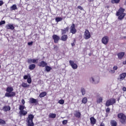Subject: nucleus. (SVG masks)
<instances>
[{
    "instance_id": "nucleus-19",
    "label": "nucleus",
    "mask_w": 126,
    "mask_h": 126,
    "mask_svg": "<svg viewBox=\"0 0 126 126\" xmlns=\"http://www.w3.org/2000/svg\"><path fill=\"white\" fill-rule=\"evenodd\" d=\"M90 121L91 124H92V125H95L96 124V119H95L94 117H91Z\"/></svg>"
},
{
    "instance_id": "nucleus-44",
    "label": "nucleus",
    "mask_w": 126,
    "mask_h": 126,
    "mask_svg": "<svg viewBox=\"0 0 126 126\" xmlns=\"http://www.w3.org/2000/svg\"><path fill=\"white\" fill-rule=\"evenodd\" d=\"M38 62V59H32V63H37Z\"/></svg>"
},
{
    "instance_id": "nucleus-22",
    "label": "nucleus",
    "mask_w": 126,
    "mask_h": 126,
    "mask_svg": "<svg viewBox=\"0 0 126 126\" xmlns=\"http://www.w3.org/2000/svg\"><path fill=\"white\" fill-rule=\"evenodd\" d=\"M67 35H63L61 37V40L62 41H65L66 40H67Z\"/></svg>"
},
{
    "instance_id": "nucleus-25",
    "label": "nucleus",
    "mask_w": 126,
    "mask_h": 126,
    "mask_svg": "<svg viewBox=\"0 0 126 126\" xmlns=\"http://www.w3.org/2000/svg\"><path fill=\"white\" fill-rule=\"evenodd\" d=\"M49 117L51 119H55L56 117H57V114L55 113H50Z\"/></svg>"
},
{
    "instance_id": "nucleus-20",
    "label": "nucleus",
    "mask_w": 126,
    "mask_h": 126,
    "mask_svg": "<svg viewBox=\"0 0 126 126\" xmlns=\"http://www.w3.org/2000/svg\"><path fill=\"white\" fill-rule=\"evenodd\" d=\"M126 77V72L123 73L120 75V79L121 80H124Z\"/></svg>"
},
{
    "instance_id": "nucleus-17",
    "label": "nucleus",
    "mask_w": 126,
    "mask_h": 126,
    "mask_svg": "<svg viewBox=\"0 0 126 126\" xmlns=\"http://www.w3.org/2000/svg\"><path fill=\"white\" fill-rule=\"evenodd\" d=\"M20 117H22V116H26L27 115V111L25 110H21L19 111Z\"/></svg>"
},
{
    "instance_id": "nucleus-31",
    "label": "nucleus",
    "mask_w": 126,
    "mask_h": 126,
    "mask_svg": "<svg viewBox=\"0 0 126 126\" xmlns=\"http://www.w3.org/2000/svg\"><path fill=\"white\" fill-rule=\"evenodd\" d=\"M82 103L83 104H86V103H87V97H84L82 100Z\"/></svg>"
},
{
    "instance_id": "nucleus-52",
    "label": "nucleus",
    "mask_w": 126,
    "mask_h": 126,
    "mask_svg": "<svg viewBox=\"0 0 126 126\" xmlns=\"http://www.w3.org/2000/svg\"><path fill=\"white\" fill-rule=\"evenodd\" d=\"M123 91H125V92H126V87H123Z\"/></svg>"
},
{
    "instance_id": "nucleus-10",
    "label": "nucleus",
    "mask_w": 126,
    "mask_h": 126,
    "mask_svg": "<svg viewBox=\"0 0 126 126\" xmlns=\"http://www.w3.org/2000/svg\"><path fill=\"white\" fill-rule=\"evenodd\" d=\"M101 41L104 45H107L108 42H109V37L107 36L103 37L101 39Z\"/></svg>"
},
{
    "instance_id": "nucleus-24",
    "label": "nucleus",
    "mask_w": 126,
    "mask_h": 126,
    "mask_svg": "<svg viewBox=\"0 0 126 126\" xmlns=\"http://www.w3.org/2000/svg\"><path fill=\"white\" fill-rule=\"evenodd\" d=\"M3 110L4 112H7V111H10V107L9 106H5L3 108Z\"/></svg>"
},
{
    "instance_id": "nucleus-29",
    "label": "nucleus",
    "mask_w": 126,
    "mask_h": 126,
    "mask_svg": "<svg viewBox=\"0 0 126 126\" xmlns=\"http://www.w3.org/2000/svg\"><path fill=\"white\" fill-rule=\"evenodd\" d=\"M10 9L11 10H15L17 9V6H16V4H14L10 7Z\"/></svg>"
},
{
    "instance_id": "nucleus-48",
    "label": "nucleus",
    "mask_w": 126,
    "mask_h": 126,
    "mask_svg": "<svg viewBox=\"0 0 126 126\" xmlns=\"http://www.w3.org/2000/svg\"><path fill=\"white\" fill-rule=\"evenodd\" d=\"M78 8L79 9H80V10H83V8H82V7H81V6H78Z\"/></svg>"
},
{
    "instance_id": "nucleus-57",
    "label": "nucleus",
    "mask_w": 126,
    "mask_h": 126,
    "mask_svg": "<svg viewBox=\"0 0 126 126\" xmlns=\"http://www.w3.org/2000/svg\"><path fill=\"white\" fill-rule=\"evenodd\" d=\"M126 36H124V39H126Z\"/></svg>"
},
{
    "instance_id": "nucleus-38",
    "label": "nucleus",
    "mask_w": 126,
    "mask_h": 126,
    "mask_svg": "<svg viewBox=\"0 0 126 126\" xmlns=\"http://www.w3.org/2000/svg\"><path fill=\"white\" fill-rule=\"evenodd\" d=\"M0 124H1L2 125H5V121L4 120L0 119Z\"/></svg>"
},
{
    "instance_id": "nucleus-15",
    "label": "nucleus",
    "mask_w": 126,
    "mask_h": 126,
    "mask_svg": "<svg viewBox=\"0 0 126 126\" xmlns=\"http://www.w3.org/2000/svg\"><path fill=\"white\" fill-rule=\"evenodd\" d=\"M5 28H6V29H10V30H13V29H14V26H13V25L9 24L6 25Z\"/></svg>"
},
{
    "instance_id": "nucleus-9",
    "label": "nucleus",
    "mask_w": 126,
    "mask_h": 126,
    "mask_svg": "<svg viewBox=\"0 0 126 126\" xmlns=\"http://www.w3.org/2000/svg\"><path fill=\"white\" fill-rule=\"evenodd\" d=\"M70 32L72 33V34H75L76 33L77 31L75 28V25L74 24H72L70 28Z\"/></svg>"
},
{
    "instance_id": "nucleus-34",
    "label": "nucleus",
    "mask_w": 126,
    "mask_h": 126,
    "mask_svg": "<svg viewBox=\"0 0 126 126\" xmlns=\"http://www.w3.org/2000/svg\"><path fill=\"white\" fill-rule=\"evenodd\" d=\"M121 0H112L111 2L112 3H119Z\"/></svg>"
},
{
    "instance_id": "nucleus-42",
    "label": "nucleus",
    "mask_w": 126,
    "mask_h": 126,
    "mask_svg": "<svg viewBox=\"0 0 126 126\" xmlns=\"http://www.w3.org/2000/svg\"><path fill=\"white\" fill-rule=\"evenodd\" d=\"M28 63H32V59H28Z\"/></svg>"
},
{
    "instance_id": "nucleus-21",
    "label": "nucleus",
    "mask_w": 126,
    "mask_h": 126,
    "mask_svg": "<svg viewBox=\"0 0 126 126\" xmlns=\"http://www.w3.org/2000/svg\"><path fill=\"white\" fill-rule=\"evenodd\" d=\"M21 86L23 87V88H27L28 87H29L30 85L29 84H27V83L23 82L22 84L21 85Z\"/></svg>"
},
{
    "instance_id": "nucleus-23",
    "label": "nucleus",
    "mask_w": 126,
    "mask_h": 126,
    "mask_svg": "<svg viewBox=\"0 0 126 126\" xmlns=\"http://www.w3.org/2000/svg\"><path fill=\"white\" fill-rule=\"evenodd\" d=\"M35 67L36 65H35V64H30L29 66V69H30V70H33V69H34V68H35Z\"/></svg>"
},
{
    "instance_id": "nucleus-16",
    "label": "nucleus",
    "mask_w": 126,
    "mask_h": 126,
    "mask_svg": "<svg viewBox=\"0 0 126 126\" xmlns=\"http://www.w3.org/2000/svg\"><path fill=\"white\" fill-rule=\"evenodd\" d=\"M68 27H66L65 28H64L63 29L61 30V32L62 35H64L65 34H66V32H68Z\"/></svg>"
},
{
    "instance_id": "nucleus-12",
    "label": "nucleus",
    "mask_w": 126,
    "mask_h": 126,
    "mask_svg": "<svg viewBox=\"0 0 126 126\" xmlns=\"http://www.w3.org/2000/svg\"><path fill=\"white\" fill-rule=\"evenodd\" d=\"M29 103L30 104H36V103H38V100L31 97L30 98Z\"/></svg>"
},
{
    "instance_id": "nucleus-53",
    "label": "nucleus",
    "mask_w": 126,
    "mask_h": 126,
    "mask_svg": "<svg viewBox=\"0 0 126 126\" xmlns=\"http://www.w3.org/2000/svg\"><path fill=\"white\" fill-rule=\"evenodd\" d=\"M71 46L72 47H74V46H75V44H74V43H71Z\"/></svg>"
},
{
    "instance_id": "nucleus-36",
    "label": "nucleus",
    "mask_w": 126,
    "mask_h": 126,
    "mask_svg": "<svg viewBox=\"0 0 126 126\" xmlns=\"http://www.w3.org/2000/svg\"><path fill=\"white\" fill-rule=\"evenodd\" d=\"M58 103L59 104H61V105H63V104H64V100H63V99H61L59 100Z\"/></svg>"
},
{
    "instance_id": "nucleus-8",
    "label": "nucleus",
    "mask_w": 126,
    "mask_h": 126,
    "mask_svg": "<svg viewBox=\"0 0 126 126\" xmlns=\"http://www.w3.org/2000/svg\"><path fill=\"white\" fill-rule=\"evenodd\" d=\"M70 65L71 66L72 68L73 69H77V67H78V66L77 64L75 63H74V61L70 60L69 61Z\"/></svg>"
},
{
    "instance_id": "nucleus-18",
    "label": "nucleus",
    "mask_w": 126,
    "mask_h": 126,
    "mask_svg": "<svg viewBox=\"0 0 126 126\" xmlns=\"http://www.w3.org/2000/svg\"><path fill=\"white\" fill-rule=\"evenodd\" d=\"M117 56L118 57V59L121 60V59H123L124 56H125V52H120L118 54Z\"/></svg>"
},
{
    "instance_id": "nucleus-6",
    "label": "nucleus",
    "mask_w": 126,
    "mask_h": 126,
    "mask_svg": "<svg viewBox=\"0 0 126 126\" xmlns=\"http://www.w3.org/2000/svg\"><path fill=\"white\" fill-rule=\"evenodd\" d=\"M113 104H116V99L115 98H111L106 101L105 105L106 107H109V106H111Z\"/></svg>"
},
{
    "instance_id": "nucleus-37",
    "label": "nucleus",
    "mask_w": 126,
    "mask_h": 126,
    "mask_svg": "<svg viewBox=\"0 0 126 126\" xmlns=\"http://www.w3.org/2000/svg\"><path fill=\"white\" fill-rule=\"evenodd\" d=\"M102 101H103V98H102V97H99V98L97 99V103H102Z\"/></svg>"
},
{
    "instance_id": "nucleus-39",
    "label": "nucleus",
    "mask_w": 126,
    "mask_h": 126,
    "mask_svg": "<svg viewBox=\"0 0 126 126\" xmlns=\"http://www.w3.org/2000/svg\"><path fill=\"white\" fill-rule=\"evenodd\" d=\"M3 24H5V21H1L0 22V26L1 25H3Z\"/></svg>"
},
{
    "instance_id": "nucleus-49",
    "label": "nucleus",
    "mask_w": 126,
    "mask_h": 126,
    "mask_svg": "<svg viewBox=\"0 0 126 126\" xmlns=\"http://www.w3.org/2000/svg\"><path fill=\"white\" fill-rule=\"evenodd\" d=\"M110 108H107L106 109V113H109V112H110Z\"/></svg>"
},
{
    "instance_id": "nucleus-33",
    "label": "nucleus",
    "mask_w": 126,
    "mask_h": 126,
    "mask_svg": "<svg viewBox=\"0 0 126 126\" xmlns=\"http://www.w3.org/2000/svg\"><path fill=\"white\" fill-rule=\"evenodd\" d=\"M56 22H60V21H62L63 20V18L61 17H57L55 19Z\"/></svg>"
},
{
    "instance_id": "nucleus-46",
    "label": "nucleus",
    "mask_w": 126,
    "mask_h": 126,
    "mask_svg": "<svg viewBox=\"0 0 126 126\" xmlns=\"http://www.w3.org/2000/svg\"><path fill=\"white\" fill-rule=\"evenodd\" d=\"M109 72H110V73L113 74V73H115V72H116V71H115V70H110L109 71Z\"/></svg>"
},
{
    "instance_id": "nucleus-4",
    "label": "nucleus",
    "mask_w": 126,
    "mask_h": 126,
    "mask_svg": "<svg viewBox=\"0 0 126 126\" xmlns=\"http://www.w3.org/2000/svg\"><path fill=\"white\" fill-rule=\"evenodd\" d=\"M118 117L120 119V121L122 125H126V116L123 113H119L118 115Z\"/></svg>"
},
{
    "instance_id": "nucleus-26",
    "label": "nucleus",
    "mask_w": 126,
    "mask_h": 126,
    "mask_svg": "<svg viewBox=\"0 0 126 126\" xmlns=\"http://www.w3.org/2000/svg\"><path fill=\"white\" fill-rule=\"evenodd\" d=\"M81 92L82 93V96H84V95L86 94V91L85 90V89H84V88L83 87L81 88Z\"/></svg>"
},
{
    "instance_id": "nucleus-55",
    "label": "nucleus",
    "mask_w": 126,
    "mask_h": 126,
    "mask_svg": "<svg viewBox=\"0 0 126 126\" xmlns=\"http://www.w3.org/2000/svg\"><path fill=\"white\" fill-rule=\"evenodd\" d=\"M123 64H126V60L125 62H123Z\"/></svg>"
},
{
    "instance_id": "nucleus-5",
    "label": "nucleus",
    "mask_w": 126,
    "mask_h": 126,
    "mask_svg": "<svg viewBox=\"0 0 126 126\" xmlns=\"http://www.w3.org/2000/svg\"><path fill=\"white\" fill-rule=\"evenodd\" d=\"M90 81L94 84H98V83L100 82V77L98 76H93L90 78Z\"/></svg>"
},
{
    "instance_id": "nucleus-47",
    "label": "nucleus",
    "mask_w": 126,
    "mask_h": 126,
    "mask_svg": "<svg viewBox=\"0 0 126 126\" xmlns=\"http://www.w3.org/2000/svg\"><path fill=\"white\" fill-rule=\"evenodd\" d=\"M28 44L29 46H32V45H33V41L28 42Z\"/></svg>"
},
{
    "instance_id": "nucleus-45",
    "label": "nucleus",
    "mask_w": 126,
    "mask_h": 126,
    "mask_svg": "<svg viewBox=\"0 0 126 126\" xmlns=\"http://www.w3.org/2000/svg\"><path fill=\"white\" fill-rule=\"evenodd\" d=\"M28 78H29V77H28V75H26L24 76V79L25 80L28 79Z\"/></svg>"
},
{
    "instance_id": "nucleus-2",
    "label": "nucleus",
    "mask_w": 126,
    "mask_h": 126,
    "mask_svg": "<svg viewBox=\"0 0 126 126\" xmlns=\"http://www.w3.org/2000/svg\"><path fill=\"white\" fill-rule=\"evenodd\" d=\"M125 9L123 8L122 7H121L119 8L118 11L116 13V15L118 17V19L119 20H122L125 16H126V13H124L125 12Z\"/></svg>"
},
{
    "instance_id": "nucleus-3",
    "label": "nucleus",
    "mask_w": 126,
    "mask_h": 126,
    "mask_svg": "<svg viewBox=\"0 0 126 126\" xmlns=\"http://www.w3.org/2000/svg\"><path fill=\"white\" fill-rule=\"evenodd\" d=\"M34 119V115L30 114L27 118L26 122L28 126H34V123H33V119Z\"/></svg>"
},
{
    "instance_id": "nucleus-11",
    "label": "nucleus",
    "mask_w": 126,
    "mask_h": 126,
    "mask_svg": "<svg viewBox=\"0 0 126 126\" xmlns=\"http://www.w3.org/2000/svg\"><path fill=\"white\" fill-rule=\"evenodd\" d=\"M52 38L53 39L54 41V43L57 44L58 42H59V40H60V36L59 35L54 34L52 36Z\"/></svg>"
},
{
    "instance_id": "nucleus-28",
    "label": "nucleus",
    "mask_w": 126,
    "mask_h": 126,
    "mask_svg": "<svg viewBox=\"0 0 126 126\" xmlns=\"http://www.w3.org/2000/svg\"><path fill=\"white\" fill-rule=\"evenodd\" d=\"M45 70L47 72H49L51 71V70H52V67L46 65L45 66Z\"/></svg>"
},
{
    "instance_id": "nucleus-1",
    "label": "nucleus",
    "mask_w": 126,
    "mask_h": 126,
    "mask_svg": "<svg viewBox=\"0 0 126 126\" xmlns=\"http://www.w3.org/2000/svg\"><path fill=\"white\" fill-rule=\"evenodd\" d=\"M6 91L7 93L5 94V97H13V96H15V93L12 92L13 91V88L12 87H8Z\"/></svg>"
},
{
    "instance_id": "nucleus-51",
    "label": "nucleus",
    "mask_w": 126,
    "mask_h": 126,
    "mask_svg": "<svg viewBox=\"0 0 126 126\" xmlns=\"http://www.w3.org/2000/svg\"><path fill=\"white\" fill-rule=\"evenodd\" d=\"M22 103L23 104V105H24V104H25V100H24V99L22 100Z\"/></svg>"
},
{
    "instance_id": "nucleus-50",
    "label": "nucleus",
    "mask_w": 126,
    "mask_h": 126,
    "mask_svg": "<svg viewBox=\"0 0 126 126\" xmlns=\"http://www.w3.org/2000/svg\"><path fill=\"white\" fill-rule=\"evenodd\" d=\"M3 4V1L2 0H0V6H1Z\"/></svg>"
},
{
    "instance_id": "nucleus-14",
    "label": "nucleus",
    "mask_w": 126,
    "mask_h": 126,
    "mask_svg": "<svg viewBox=\"0 0 126 126\" xmlns=\"http://www.w3.org/2000/svg\"><path fill=\"white\" fill-rule=\"evenodd\" d=\"M74 116L76 118H77V119H79V118L81 117V113L79 111H75L74 113Z\"/></svg>"
},
{
    "instance_id": "nucleus-27",
    "label": "nucleus",
    "mask_w": 126,
    "mask_h": 126,
    "mask_svg": "<svg viewBox=\"0 0 126 126\" xmlns=\"http://www.w3.org/2000/svg\"><path fill=\"white\" fill-rule=\"evenodd\" d=\"M47 95V93L45 92H43L39 94V97L40 98H43L45 97Z\"/></svg>"
},
{
    "instance_id": "nucleus-56",
    "label": "nucleus",
    "mask_w": 126,
    "mask_h": 126,
    "mask_svg": "<svg viewBox=\"0 0 126 126\" xmlns=\"http://www.w3.org/2000/svg\"><path fill=\"white\" fill-rule=\"evenodd\" d=\"M89 0V1H90V2H91V1H94V0Z\"/></svg>"
},
{
    "instance_id": "nucleus-30",
    "label": "nucleus",
    "mask_w": 126,
    "mask_h": 126,
    "mask_svg": "<svg viewBox=\"0 0 126 126\" xmlns=\"http://www.w3.org/2000/svg\"><path fill=\"white\" fill-rule=\"evenodd\" d=\"M110 123L111 126H117V122L116 121L112 120Z\"/></svg>"
},
{
    "instance_id": "nucleus-32",
    "label": "nucleus",
    "mask_w": 126,
    "mask_h": 126,
    "mask_svg": "<svg viewBox=\"0 0 126 126\" xmlns=\"http://www.w3.org/2000/svg\"><path fill=\"white\" fill-rule=\"evenodd\" d=\"M20 111H24L25 109V106L24 105H20L19 108Z\"/></svg>"
},
{
    "instance_id": "nucleus-35",
    "label": "nucleus",
    "mask_w": 126,
    "mask_h": 126,
    "mask_svg": "<svg viewBox=\"0 0 126 126\" xmlns=\"http://www.w3.org/2000/svg\"><path fill=\"white\" fill-rule=\"evenodd\" d=\"M27 81L29 84H31V83L32 82V79H31V77H30L28 78Z\"/></svg>"
},
{
    "instance_id": "nucleus-13",
    "label": "nucleus",
    "mask_w": 126,
    "mask_h": 126,
    "mask_svg": "<svg viewBox=\"0 0 126 126\" xmlns=\"http://www.w3.org/2000/svg\"><path fill=\"white\" fill-rule=\"evenodd\" d=\"M48 65V63H46L45 61H41L39 63L38 65L41 66L42 67H46V65Z\"/></svg>"
},
{
    "instance_id": "nucleus-41",
    "label": "nucleus",
    "mask_w": 126,
    "mask_h": 126,
    "mask_svg": "<svg viewBox=\"0 0 126 126\" xmlns=\"http://www.w3.org/2000/svg\"><path fill=\"white\" fill-rule=\"evenodd\" d=\"M62 124L63 125H66V124H67V120H63L62 122Z\"/></svg>"
},
{
    "instance_id": "nucleus-7",
    "label": "nucleus",
    "mask_w": 126,
    "mask_h": 126,
    "mask_svg": "<svg viewBox=\"0 0 126 126\" xmlns=\"http://www.w3.org/2000/svg\"><path fill=\"white\" fill-rule=\"evenodd\" d=\"M91 37V34H90V32H89V31H88V30H85V31L84 32V38H85L86 40H88V39H90Z\"/></svg>"
},
{
    "instance_id": "nucleus-40",
    "label": "nucleus",
    "mask_w": 126,
    "mask_h": 126,
    "mask_svg": "<svg viewBox=\"0 0 126 126\" xmlns=\"http://www.w3.org/2000/svg\"><path fill=\"white\" fill-rule=\"evenodd\" d=\"M54 49L55 51H58L59 50V47L57 45H54Z\"/></svg>"
},
{
    "instance_id": "nucleus-43",
    "label": "nucleus",
    "mask_w": 126,
    "mask_h": 126,
    "mask_svg": "<svg viewBox=\"0 0 126 126\" xmlns=\"http://www.w3.org/2000/svg\"><path fill=\"white\" fill-rule=\"evenodd\" d=\"M113 70L115 71V70H117L118 69V66L117 65H115L113 67Z\"/></svg>"
},
{
    "instance_id": "nucleus-54",
    "label": "nucleus",
    "mask_w": 126,
    "mask_h": 126,
    "mask_svg": "<svg viewBox=\"0 0 126 126\" xmlns=\"http://www.w3.org/2000/svg\"><path fill=\"white\" fill-rule=\"evenodd\" d=\"M100 126H105V124L104 123H101Z\"/></svg>"
}]
</instances>
